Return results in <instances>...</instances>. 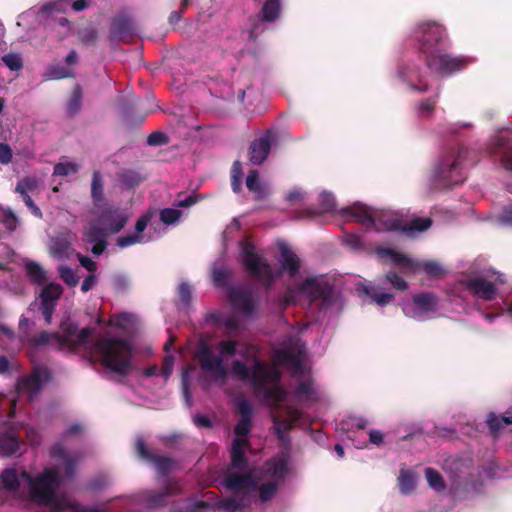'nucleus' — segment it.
Returning <instances> with one entry per match:
<instances>
[{
  "instance_id": "obj_1",
  "label": "nucleus",
  "mask_w": 512,
  "mask_h": 512,
  "mask_svg": "<svg viewBox=\"0 0 512 512\" xmlns=\"http://www.w3.org/2000/svg\"><path fill=\"white\" fill-rule=\"evenodd\" d=\"M290 335L281 347L274 350L273 364L256 357L251 348L246 361L235 360L230 372L251 385L255 395L274 409L271 416L278 438L285 442L287 432L299 423L303 413L296 404L311 406L320 400L322 392L310 377L305 376V345L299 334Z\"/></svg>"
},
{
  "instance_id": "obj_2",
  "label": "nucleus",
  "mask_w": 512,
  "mask_h": 512,
  "mask_svg": "<svg viewBox=\"0 0 512 512\" xmlns=\"http://www.w3.org/2000/svg\"><path fill=\"white\" fill-rule=\"evenodd\" d=\"M289 461L276 456L252 475H234L226 468V512H242L246 507L270 501L288 474Z\"/></svg>"
},
{
  "instance_id": "obj_3",
  "label": "nucleus",
  "mask_w": 512,
  "mask_h": 512,
  "mask_svg": "<svg viewBox=\"0 0 512 512\" xmlns=\"http://www.w3.org/2000/svg\"><path fill=\"white\" fill-rule=\"evenodd\" d=\"M240 251L242 262L249 274L265 287L272 286L281 273H286L290 278H293L300 270L299 257L286 244H280L279 246V269L274 268L267 259L258 254L254 244L248 240H243L240 243Z\"/></svg>"
},
{
  "instance_id": "obj_4",
  "label": "nucleus",
  "mask_w": 512,
  "mask_h": 512,
  "mask_svg": "<svg viewBox=\"0 0 512 512\" xmlns=\"http://www.w3.org/2000/svg\"><path fill=\"white\" fill-rule=\"evenodd\" d=\"M343 218L359 222L367 229L401 232L409 237L428 230L432 225L429 217L415 218L409 224H403L392 212L373 210L363 204L355 203L339 210Z\"/></svg>"
},
{
  "instance_id": "obj_5",
  "label": "nucleus",
  "mask_w": 512,
  "mask_h": 512,
  "mask_svg": "<svg viewBox=\"0 0 512 512\" xmlns=\"http://www.w3.org/2000/svg\"><path fill=\"white\" fill-rule=\"evenodd\" d=\"M299 299L318 305L323 313L337 311L340 307L339 293L326 275L308 276L302 282L288 287L279 298V306L285 308Z\"/></svg>"
},
{
  "instance_id": "obj_6",
  "label": "nucleus",
  "mask_w": 512,
  "mask_h": 512,
  "mask_svg": "<svg viewBox=\"0 0 512 512\" xmlns=\"http://www.w3.org/2000/svg\"><path fill=\"white\" fill-rule=\"evenodd\" d=\"M505 282L504 275L492 269L479 270L471 267L457 280L451 289V297L464 299L471 295L476 301L492 302L493 307L502 311L499 286Z\"/></svg>"
},
{
  "instance_id": "obj_7",
  "label": "nucleus",
  "mask_w": 512,
  "mask_h": 512,
  "mask_svg": "<svg viewBox=\"0 0 512 512\" xmlns=\"http://www.w3.org/2000/svg\"><path fill=\"white\" fill-rule=\"evenodd\" d=\"M391 76L408 92L424 94L431 92L432 98L422 100L416 105L417 116L423 119L431 117L439 95V88L428 77L425 68H421L414 58L397 62Z\"/></svg>"
},
{
  "instance_id": "obj_8",
  "label": "nucleus",
  "mask_w": 512,
  "mask_h": 512,
  "mask_svg": "<svg viewBox=\"0 0 512 512\" xmlns=\"http://www.w3.org/2000/svg\"><path fill=\"white\" fill-rule=\"evenodd\" d=\"M411 37L418 43L420 54L406 55L398 62L407 58H414L415 62L423 67V62L435 53L447 50L449 37L447 29L441 22L433 19L417 21L410 32Z\"/></svg>"
},
{
  "instance_id": "obj_9",
  "label": "nucleus",
  "mask_w": 512,
  "mask_h": 512,
  "mask_svg": "<svg viewBox=\"0 0 512 512\" xmlns=\"http://www.w3.org/2000/svg\"><path fill=\"white\" fill-rule=\"evenodd\" d=\"M94 349L101 365L120 376H127L132 370V346L124 339L100 337Z\"/></svg>"
},
{
  "instance_id": "obj_10",
  "label": "nucleus",
  "mask_w": 512,
  "mask_h": 512,
  "mask_svg": "<svg viewBox=\"0 0 512 512\" xmlns=\"http://www.w3.org/2000/svg\"><path fill=\"white\" fill-rule=\"evenodd\" d=\"M240 419L234 428L235 437L231 447V463L233 468L244 470L247 466L246 451L249 448V434L252 428L253 406L244 397L235 400Z\"/></svg>"
},
{
  "instance_id": "obj_11",
  "label": "nucleus",
  "mask_w": 512,
  "mask_h": 512,
  "mask_svg": "<svg viewBox=\"0 0 512 512\" xmlns=\"http://www.w3.org/2000/svg\"><path fill=\"white\" fill-rule=\"evenodd\" d=\"M226 300H229L231 314L226 316V331L236 329L254 319L257 307V296L246 287H228Z\"/></svg>"
},
{
  "instance_id": "obj_12",
  "label": "nucleus",
  "mask_w": 512,
  "mask_h": 512,
  "mask_svg": "<svg viewBox=\"0 0 512 512\" xmlns=\"http://www.w3.org/2000/svg\"><path fill=\"white\" fill-rule=\"evenodd\" d=\"M464 153L463 149L451 148L441 155L430 175L435 188H449L464 180L461 168Z\"/></svg>"
},
{
  "instance_id": "obj_13",
  "label": "nucleus",
  "mask_w": 512,
  "mask_h": 512,
  "mask_svg": "<svg viewBox=\"0 0 512 512\" xmlns=\"http://www.w3.org/2000/svg\"><path fill=\"white\" fill-rule=\"evenodd\" d=\"M21 478L28 484L31 499L41 506L50 502L51 497L57 492L62 483L60 473L55 467L45 468L36 477H32L30 473L23 471Z\"/></svg>"
},
{
  "instance_id": "obj_14",
  "label": "nucleus",
  "mask_w": 512,
  "mask_h": 512,
  "mask_svg": "<svg viewBox=\"0 0 512 512\" xmlns=\"http://www.w3.org/2000/svg\"><path fill=\"white\" fill-rule=\"evenodd\" d=\"M400 307L407 318L426 322L439 316L440 299L434 292H420L403 300Z\"/></svg>"
},
{
  "instance_id": "obj_15",
  "label": "nucleus",
  "mask_w": 512,
  "mask_h": 512,
  "mask_svg": "<svg viewBox=\"0 0 512 512\" xmlns=\"http://www.w3.org/2000/svg\"><path fill=\"white\" fill-rule=\"evenodd\" d=\"M375 252L379 258L388 259L406 273H415L422 270L430 276H435L443 271L442 266L436 261H417L392 248L378 247Z\"/></svg>"
},
{
  "instance_id": "obj_16",
  "label": "nucleus",
  "mask_w": 512,
  "mask_h": 512,
  "mask_svg": "<svg viewBox=\"0 0 512 512\" xmlns=\"http://www.w3.org/2000/svg\"><path fill=\"white\" fill-rule=\"evenodd\" d=\"M218 348L219 355H215L205 339L200 338L195 351V359L204 373L215 378H224V340L219 341Z\"/></svg>"
},
{
  "instance_id": "obj_17",
  "label": "nucleus",
  "mask_w": 512,
  "mask_h": 512,
  "mask_svg": "<svg viewBox=\"0 0 512 512\" xmlns=\"http://www.w3.org/2000/svg\"><path fill=\"white\" fill-rule=\"evenodd\" d=\"M473 62L471 57L453 55L442 50L439 53L426 59L423 64H426L430 69L437 71L442 75H450L466 68Z\"/></svg>"
},
{
  "instance_id": "obj_18",
  "label": "nucleus",
  "mask_w": 512,
  "mask_h": 512,
  "mask_svg": "<svg viewBox=\"0 0 512 512\" xmlns=\"http://www.w3.org/2000/svg\"><path fill=\"white\" fill-rule=\"evenodd\" d=\"M135 452L140 459L153 464L160 476H167L179 467V461L177 459H173L168 456L156 455L146 446L142 437H138L136 439Z\"/></svg>"
},
{
  "instance_id": "obj_19",
  "label": "nucleus",
  "mask_w": 512,
  "mask_h": 512,
  "mask_svg": "<svg viewBox=\"0 0 512 512\" xmlns=\"http://www.w3.org/2000/svg\"><path fill=\"white\" fill-rule=\"evenodd\" d=\"M181 493V488L177 481L168 479L164 486L158 491H149L145 497L149 508L163 507L167 504V498Z\"/></svg>"
},
{
  "instance_id": "obj_20",
  "label": "nucleus",
  "mask_w": 512,
  "mask_h": 512,
  "mask_svg": "<svg viewBox=\"0 0 512 512\" xmlns=\"http://www.w3.org/2000/svg\"><path fill=\"white\" fill-rule=\"evenodd\" d=\"M49 379V372L44 368H36L29 375L22 377L17 382V390L28 392L30 394L37 393L43 383Z\"/></svg>"
},
{
  "instance_id": "obj_21",
  "label": "nucleus",
  "mask_w": 512,
  "mask_h": 512,
  "mask_svg": "<svg viewBox=\"0 0 512 512\" xmlns=\"http://www.w3.org/2000/svg\"><path fill=\"white\" fill-rule=\"evenodd\" d=\"M274 136L270 133L255 139L249 148L250 161L255 165L262 164L268 157Z\"/></svg>"
},
{
  "instance_id": "obj_22",
  "label": "nucleus",
  "mask_w": 512,
  "mask_h": 512,
  "mask_svg": "<svg viewBox=\"0 0 512 512\" xmlns=\"http://www.w3.org/2000/svg\"><path fill=\"white\" fill-rule=\"evenodd\" d=\"M357 290L361 295L369 297L371 302L379 307H385L394 300V294L386 292L377 284H361L358 285Z\"/></svg>"
},
{
  "instance_id": "obj_23",
  "label": "nucleus",
  "mask_w": 512,
  "mask_h": 512,
  "mask_svg": "<svg viewBox=\"0 0 512 512\" xmlns=\"http://www.w3.org/2000/svg\"><path fill=\"white\" fill-rule=\"evenodd\" d=\"M50 456L54 459H59L62 461L65 478L70 479L74 476L77 465V459L72 457L65 450L63 444H54L50 449Z\"/></svg>"
},
{
  "instance_id": "obj_24",
  "label": "nucleus",
  "mask_w": 512,
  "mask_h": 512,
  "mask_svg": "<svg viewBox=\"0 0 512 512\" xmlns=\"http://www.w3.org/2000/svg\"><path fill=\"white\" fill-rule=\"evenodd\" d=\"M471 461L464 458H453L446 461L445 470L450 474L454 482H460L470 474Z\"/></svg>"
},
{
  "instance_id": "obj_25",
  "label": "nucleus",
  "mask_w": 512,
  "mask_h": 512,
  "mask_svg": "<svg viewBox=\"0 0 512 512\" xmlns=\"http://www.w3.org/2000/svg\"><path fill=\"white\" fill-rule=\"evenodd\" d=\"M261 9L259 12V21L273 23L281 16L282 0H259Z\"/></svg>"
},
{
  "instance_id": "obj_26",
  "label": "nucleus",
  "mask_w": 512,
  "mask_h": 512,
  "mask_svg": "<svg viewBox=\"0 0 512 512\" xmlns=\"http://www.w3.org/2000/svg\"><path fill=\"white\" fill-rule=\"evenodd\" d=\"M133 33V24L130 18L124 15H117L112 19L110 35L113 39H122Z\"/></svg>"
},
{
  "instance_id": "obj_27",
  "label": "nucleus",
  "mask_w": 512,
  "mask_h": 512,
  "mask_svg": "<svg viewBox=\"0 0 512 512\" xmlns=\"http://www.w3.org/2000/svg\"><path fill=\"white\" fill-rule=\"evenodd\" d=\"M193 287L186 281L180 282L177 287L176 305L179 310L188 311L192 303Z\"/></svg>"
},
{
  "instance_id": "obj_28",
  "label": "nucleus",
  "mask_w": 512,
  "mask_h": 512,
  "mask_svg": "<svg viewBox=\"0 0 512 512\" xmlns=\"http://www.w3.org/2000/svg\"><path fill=\"white\" fill-rule=\"evenodd\" d=\"M61 333H60V341H59V349L64 347H73L74 339L76 337L78 327L76 324L65 321L60 325Z\"/></svg>"
},
{
  "instance_id": "obj_29",
  "label": "nucleus",
  "mask_w": 512,
  "mask_h": 512,
  "mask_svg": "<svg viewBox=\"0 0 512 512\" xmlns=\"http://www.w3.org/2000/svg\"><path fill=\"white\" fill-rule=\"evenodd\" d=\"M398 486L401 494H411L416 487L415 473L409 469H401L398 477Z\"/></svg>"
},
{
  "instance_id": "obj_30",
  "label": "nucleus",
  "mask_w": 512,
  "mask_h": 512,
  "mask_svg": "<svg viewBox=\"0 0 512 512\" xmlns=\"http://www.w3.org/2000/svg\"><path fill=\"white\" fill-rule=\"evenodd\" d=\"M59 341H60V333H58V332L49 333L47 331H41L40 333L34 335L30 339V343L35 347L51 345L57 349H59Z\"/></svg>"
},
{
  "instance_id": "obj_31",
  "label": "nucleus",
  "mask_w": 512,
  "mask_h": 512,
  "mask_svg": "<svg viewBox=\"0 0 512 512\" xmlns=\"http://www.w3.org/2000/svg\"><path fill=\"white\" fill-rule=\"evenodd\" d=\"M63 293L62 287L57 283L47 284L41 291V304H51L56 306V301Z\"/></svg>"
},
{
  "instance_id": "obj_32",
  "label": "nucleus",
  "mask_w": 512,
  "mask_h": 512,
  "mask_svg": "<svg viewBox=\"0 0 512 512\" xmlns=\"http://www.w3.org/2000/svg\"><path fill=\"white\" fill-rule=\"evenodd\" d=\"M117 176L121 185L127 189H133L143 181L141 175L132 169H122Z\"/></svg>"
},
{
  "instance_id": "obj_33",
  "label": "nucleus",
  "mask_w": 512,
  "mask_h": 512,
  "mask_svg": "<svg viewBox=\"0 0 512 512\" xmlns=\"http://www.w3.org/2000/svg\"><path fill=\"white\" fill-rule=\"evenodd\" d=\"M104 182L99 171H94L91 181V197L96 206L104 202Z\"/></svg>"
},
{
  "instance_id": "obj_34",
  "label": "nucleus",
  "mask_w": 512,
  "mask_h": 512,
  "mask_svg": "<svg viewBox=\"0 0 512 512\" xmlns=\"http://www.w3.org/2000/svg\"><path fill=\"white\" fill-rule=\"evenodd\" d=\"M83 91L79 84H76L71 92L67 101L66 110L67 114L71 117L75 116L81 109Z\"/></svg>"
},
{
  "instance_id": "obj_35",
  "label": "nucleus",
  "mask_w": 512,
  "mask_h": 512,
  "mask_svg": "<svg viewBox=\"0 0 512 512\" xmlns=\"http://www.w3.org/2000/svg\"><path fill=\"white\" fill-rule=\"evenodd\" d=\"M0 482L2 487L10 492H16L19 487V477L15 469L7 468L0 474Z\"/></svg>"
},
{
  "instance_id": "obj_36",
  "label": "nucleus",
  "mask_w": 512,
  "mask_h": 512,
  "mask_svg": "<svg viewBox=\"0 0 512 512\" xmlns=\"http://www.w3.org/2000/svg\"><path fill=\"white\" fill-rule=\"evenodd\" d=\"M76 502L70 501L66 496H57L56 493L51 497L49 503H45L43 506L50 508L52 512H64L66 510L74 509Z\"/></svg>"
},
{
  "instance_id": "obj_37",
  "label": "nucleus",
  "mask_w": 512,
  "mask_h": 512,
  "mask_svg": "<svg viewBox=\"0 0 512 512\" xmlns=\"http://www.w3.org/2000/svg\"><path fill=\"white\" fill-rule=\"evenodd\" d=\"M83 234L88 243L106 240L107 237L106 230L101 228L96 222H90L89 225L84 228Z\"/></svg>"
},
{
  "instance_id": "obj_38",
  "label": "nucleus",
  "mask_w": 512,
  "mask_h": 512,
  "mask_svg": "<svg viewBox=\"0 0 512 512\" xmlns=\"http://www.w3.org/2000/svg\"><path fill=\"white\" fill-rule=\"evenodd\" d=\"M246 187L249 191L255 193L258 198H262L267 194V188L259 181L258 172L255 170L248 173Z\"/></svg>"
},
{
  "instance_id": "obj_39",
  "label": "nucleus",
  "mask_w": 512,
  "mask_h": 512,
  "mask_svg": "<svg viewBox=\"0 0 512 512\" xmlns=\"http://www.w3.org/2000/svg\"><path fill=\"white\" fill-rule=\"evenodd\" d=\"M25 270L32 282L42 285L46 281V272L38 263L33 261L27 262Z\"/></svg>"
},
{
  "instance_id": "obj_40",
  "label": "nucleus",
  "mask_w": 512,
  "mask_h": 512,
  "mask_svg": "<svg viewBox=\"0 0 512 512\" xmlns=\"http://www.w3.org/2000/svg\"><path fill=\"white\" fill-rule=\"evenodd\" d=\"M425 478L430 488L436 492H443L446 488L445 482L441 474L433 468L425 469Z\"/></svg>"
},
{
  "instance_id": "obj_41",
  "label": "nucleus",
  "mask_w": 512,
  "mask_h": 512,
  "mask_svg": "<svg viewBox=\"0 0 512 512\" xmlns=\"http://www.w3.org/2000/svg\"><path fill=\"white\" fill-rule=\"evenodd\" d=\"M492 222L500 227H512V203L505 205L492 216Z\"/></svg>"
},
{
  "instance_id": "obj_42",
  "label": "nucleus",
  "mask_w": 512,
  "mask_h": 512,
  "mask_svg": "<svg viewBox=\"0 0 512 512\" xmlns=\"http://www.w3.org/2000/svg\"><path fill=\"white\" fill-rule=\"evenodd\" d=\"M19 450V441L12 435H3L0 438V452L3 455L10 456L16 454Z\"/></svg>"
},
{
  "instance_id": "obj_43",
  "label": "nucleus",
  "mask_w": 512,
  "mask_h": 512,
  "mask_svg": "<svg viewBox=\"0 0 512 512\" xmlns=\"http://www.w3.org/2000/svg\"><path fill=\"white\" fill-rule=\"evenodd\" d=\"M211 278L215 286L224 287V260L220 255L211 267Z\"/></svg>"
},
{
  "instance_id": "obj_44",
  "label": "nucleus",
  "mask_w": 512,
  "mask_h": 512,
  "mask_svg": "<svg viewBox=\"0 0 512 512\" xmlns=\"http://www.w3.org/2000/svg\"><path fill=\"white\" fill-rule=\"evenodd\" d=\"M79 170V166L73 162H59L54 165L53 175L56 176H68L72 174H76Z\"/></svg>"
},
{
  "instance_id": "obj_45",
  "label": "nucleus",
  "mask_w": 512,
  "mask_h": 512,
  "mask_svg": "<svg viewBox=\"0 0 512 512\" xmlns=\"http://www.w3.org/2000/svg\"><path fill=\"white\" fill-rule=\"evenodd\" d=\"M510 419V416H497L494 413H490L487 416L486 423L493 434H496L504 425H510V422L506 421Z\"/></svg>"
},
{
  "instance_id": "obj_46",
  "label": "nucleus",
  "mask_w": 512,
  "mask_h": 512,
  "mask_svg": "<svg viewBox=\"0 0 512 512\" xmlns=\"http://www.w3.org/2000/svg\"><path fill=\"white\" fill-rule=\"evenodd\" d=\"M93 333L94 329L90 327H85L80 331H77L72 348L76 349L79 347H86L88 344H90Z\"/></svg>"
},
{
  "instance_id": "obj_47",
  "label": "nucleus",
  "mask_w": 512,
  "mask_h": 512,
  "mask_svg": "<svg viewBox=\"0 0 512 512\" xmlns=\"http://www.w3.org/2000/svg\"><path fill=\"white\" fill-rule=\"evenodd\" d=\"M343 243H344V245H346L352 251H355V252H362L365 250V246L362 241V238L356 234L346 233L343 236Z\"/></svg>"
},
{
  "instance_id": "obj_48",
  "label": "nucleus",
  "mask_w": 512,
  "mask_h": 512,
  "mask_svg": "<svg viewBox=\"0 0 512 512\" xmlns=\"http://www.w3.org/2000/svg\"><path fill=\"white\" fill-rule=\"evenodd\" d=\"M58 272L62 281L69 287H75L78 284L79 278L69 266H60Z\"/></svg>"
},
{
  "instance_id": "obj_49",
  "label": "nucleus",
  "mask_w": 512,
  "mask_h": 512,
  "mask_svg": "<svg viewBox=\"0 0 512 512\" xmlns=\"http://www.w3.org/2000/svg\"><path fill=\"white\" fill-rule=\"evenodd\" d=\"M38 181L33 177H24L20 179L15 187V192L18 194H27L37 188Z\"/></svg>"
},
{
  "instance_id": "obj_50",
  "label": "nucleus",
  "mask_w": 512,
  "mask_h": 512,
  "mask_svg": "<svg viewBox=\"0 0 512 512\" xmlns=\"http://www.w3.org/2000/svg\"><path fill=\"white\" fill-rule=\"evenodd\" d=\"M319 202L322 212L333 213L336 211L335 198L331 193L322 192L319 196Z\"/></svg>"
},
{
  "instance_id": "obj_51",
  "label": "nucleus",
  "mask_w": 512,
  "mask_h": 512,
  "mask_svg": "<svg viewBox=\"0 0 512 512\" xmlns=\"http://www.w3.org/2000/svg\"><path fill=\"white\" fill-rule=\"evenodd\" d=\"M2 61L12 71H19L23 67L22 57L17 53L5 54Z\"/></svg>"
},
{
  "instance_id": "obj_52",
  "label": "nucleus",
  "mask_w": 512,
  "mask_h": 512,
  "mask_svg": "<svg viewBox=\"0 0 512 512\" xmlns=\"http://www.w3.org/2000/svg\"><path fill=\"white\" fill-rule=\"evenodd\" d=\"M182 212L174 208H165L160 211V220L167 225L173 224L179 220Z\"/></svg>"
},
{
  "instance_id": "obj_53",
  "label": "nucleus",
  "mask_w": 512,
  "mask_h": 512,
  "mask_svg": "<svg viewBox=\"0 0 512 512\" xmlns=\"http://www.w3.org/2000/svg\"><path fill=\"white\" fill-rule=\"evenodd\" d=\"M79 39L84 44H94L98 38V32L94 27H85L78 32Z\"/></svg>"
},
{
  "instance_id": "obj_54",
  "label": "nucleus",
  "mask_w": 512,
  "mask_h": 512,
  "mask_svg": "<svg viewBox=\"0 0 512 512\" xmlns=\"http://www.w3.org/2000/svg\"><path fill=\"white\" fill-rule=\"evenodd\" d=\"M507 142H508V140L504 136H502L500 134L494 135L490 139V142L488 144L487 149H488L489 154L497 156L499 149L502 147H505Z\"/></svg>"
},
{
  "instance_id": "obj_55",
  "label": "nucleus",
  "mask_w": 512,
  "mask_h": 512,
  "mask_svg": "<svg viewBox=\"0 0 512 512\" xmlns=\"http://www.w3.org/2000/svg\"><path fill=\"white\" fill-rule=\"evenodd\" d=\"M386 280L391 286L399 291H404L408 288V283L397 273L390 271L386 274Z\"/></svg>"
},
{
  "instance_id": "obj_56",
  "label": "nucleus",
  "mask_w": 512,
  "mask_h": 512,
  "mask_svg": "<svg viewBox=\"0 0 512 512\" xmlns=\"http://www.w3.org/2000/svg\"><path fill=\"white\" fill-rule=\"evenodd\" d=\"M127 220L128 218L126 215L117 214L115 217L109 220V232L112 234L120 232L125 227Z\"/></svg>"
},
{
  "instance_id": "obj_57",
  "label": "nucleus",
  "mask_w": 512,
  "mask_h": 512,
  "mask_svg": "<svg viewBox=\"0 0 512 512\" xmlns=\"http://www.w3.org/2000/svg\"><path fill=\"white\" fill-rule=\"evenodd\" d=\"M169 143V138L167 134L160 131H154L147 137V144L149 146H163Z\"/></svg>"
},
{
  "instance_id": "obj_58",
  "label": "nucleus",
  "mask_w": 512,
  "mask_h": 512,
  "mask_svg": "<svg viewBox=\"0 0 512 512\" xmlns=\"http://www.w3.org/2000/svg\"><path fill=\"white\" fill-rule=\"evenodd\" d=\"M142 236L138 234H128L125 236H119L116 240V245L120 248H126L131 245L140 243L142 241Z\"/></svg>"
},
{
  "instance_id": "obj_59",
  "label": "nucleus",
  "mask_w": 512,
  "mask_h": 512,
  "mask_svg": "<svg viewBox=\"0 0 512 512\" xmlns=\"http://www.w3.org/2000/svg\"><path fill=\"white\" fill-rule=\"evenodd\" d=\"M52 252L57 256H65L70 250V243L64 238H57L52 247Z\"/></svg>"
},
{
  "instance_id": "obj_60",
  "label": "nucleus",
  "mask_w": 512,
  "mask_h": 512,
  "mask_svg": "<svg viewBox=\"0 0 512 512\" xmlns=\"http://www.w3.org/2000/svg\"><path fill=\"white\" fill-rule=\"evenodd\" d=\"M199 199L200 195L196 193L186 195L184 198H182V194H179L178 199L174 202V206L188 208L196 204Z\"/></svg>"
},
{
  "instance_id": "obj_61",
  "label": "nucleus",
  "mask_w": 512,
  "mask_h": 512,
  "mask_svg": "<svg viewBox=\"0 0 512 512\" xmlns=\"http://www.w3.org/2000/svg\"><path fill=\"white\" fill-rule=\"evenodd\" d=\"M18 218L12 210L7 209L3 211L2 223L9 231H14L18 225Z\"/></svg>"
},
{
  "instance_id": "obj_62",
  "label": "nucleus",
  "mask_w": 512,
  "mask_h": 512,
  "mask_svg": "<svg viewBox=\"0 0 512 512\" xmlns=\"http://www.w3.org/2000/svg\"><path fill=\"white\" fill-rule=\"evenodd\" d=\"M238 103L243 106V108L247 111L250 110V106L252 105V100L250 95L248 96L246 100V90L245 89H239L238 93L235 97H232L229 99V103Z\"/></svg>"
},
{
  "instance_id": "obj_63",
  "label": "nucleus",
  "mask_w": 512,
  "mask_h": 512,
  "mask_svg": "<svg viewBox=\"0 0 512 512\" xmlns=\"http://www.w3.org/2000/svg\"><path fill=\"white\" fill-rule=\"evenodd\" d=\"M240 179H241V164L235 162L231 171V186L234 192L240 190Z\"/></svg>"
},
{
  "instance_id": "obj_64",
  "label": "nucleus",
  "mask_w": 512,
  "mask_h": 512,
  "mask_svg": "<svg viewBox=\"0 0 512 512\" xmlns=\"http://www.w3.org/2000/svg\"><path fill=\"white\" fill-rule=\"evenodd\" d=\"M49 75L53 79H65L73 76V70L65 67H54L50 69Z\"/></svg>"
}]
</instances>
